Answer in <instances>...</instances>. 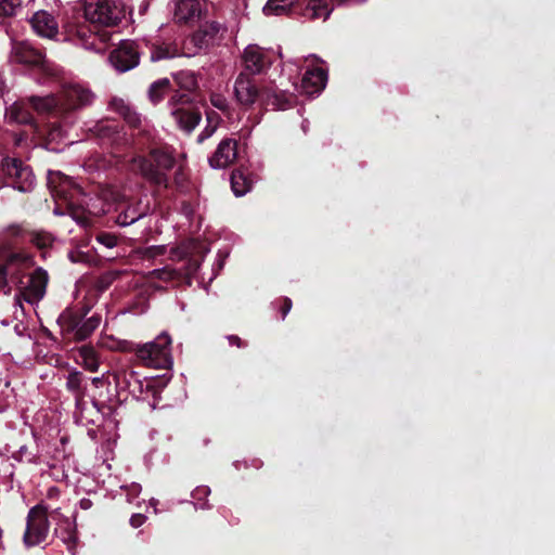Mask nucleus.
<instances>
[{"label":"nucleus","instance_id":"nucleus-45","mask_svg":"<svg viewBox=\"0 0 555 555\" xmlns=\"http://www.w3.org/2000/svg\"><path fill=\"white\" fill-rule=\"evenodd\" d=\"M166 247L164 245L151 246L146 249V255L149 257H156L165 253Z\"/></svg>","mask_w":555,"mask_h":555},{"label":"nucleus","instance_id":"nucleus-24","mask_svg":"<svg viewBox=\"0 0 555 555\" xmlns=\"http://www.w3.org/2000/svg\"><path fill=\"white\" fill-rule=\"evenodd\" d=\"M108 106L111 111L120 115L130 126L138 127L141 125V115L124 99L113 98Z\"/></svg>","mask_w":555,"mask_h":555},{"label":"nucleus","instance_id":"nucleus-20","mask_svg":"<svg viewBox=\"0 0 555 555\" xmlns=\"http://www.w3.org/2000/svg\"><path fill=\"white\" fill-rule=\"evenodd\" d=\"M10 62L22 65H40L43 62V54L26 41L13 40Z\"/></svg>","mask_w":555,"mask_h":555},{"label":"nucleus","instance_id":"nucleus-34","mask_svg":"<svg viewBox=\"0 0 555 555\" xmlns=\"http://www.w3.org/2000/svg\"><path fill=\"white\" fill-rule=\"evenodd\" d=\"M173 79L184 90L190 91L196 87V78L191 72H179L173 75Z\"/></svg>","mask_w":555,"mask_h":555},{"label":"nucleus","instance_id":"nucleus-3","mask_svg":"<svg viewBox=\"0 0 555 555\" xmlns=\"http://www.w3.org/2000/svg\"><path fill=\"white\" fill-rule=\"evenodd\" d=\"M152 157L156 163V167L143 156H135L132 158L130 169L142 175L144 178L153 181L156 184H167V177L163 170H170L175 165V157L172 152L168 149H158L152 152Z\"/></svg>","mask_w":555,"mask_h":555},{"label":"nucleus","instance_id":"nucleus-11","mask_svg":"<svg viewBox=\"0 0 555 555\" xmlns=\"http://www.w3.org/2000/svg\"><path fill=\"white\" fill-rule=\"evenodd\" d=\"M48 185L54 197L65 201L70 209V214H73L74 219H76V221L79 223H83V220L76 216V212L73 209L75 197L81 193L75 181L61 171L50 170L48 173Z\"/></svg>","mask_w":555,"mask_h":555},{"label":"nucleus","instance_id":"nucleus-22","mask_svg":"<svg viewBox=\"0 0 555 555\" xmlns=\"http://www.w3.org/2000/svg\"><path fill=\"white\" fill-rule=\"evenodd\" d=\"M237 155L236 142L232 139L221 141L209 158V164L215 169H222L234 162Z\"/></svg>","mask_w":555,"mask_h":555},{"label":"nucleus","instance_id":"nucleus-39","mask_svg":"<svg viewBox=\"0 0 555 555\" xmlns=\"http://www.w3.org/2000/svg\"><path fill=\"white\" fill-rule=\"evenodd\" d=\"M96 241L107 248H113L117 245V237L109 233H102L98 235Z\"/></svg>","mask_w":555,"mask_h":555},{"label":"nucleus","instance_id":"nucleus-44","mask_svg":"<svg viewBox=\"0 0 555 555\" xmlns=\"http://www.w3.org/2000/svg\"><path fill=\"white\" fill-rule=\"evenodd\" d=\"M146 520V517L143 514H133L130 518V525L133 528L141 527Z\"/></svg>","mask_w":555,"mask_h":555},{"label":"nucleus","instance_id":"nucleus-4","mask_svg":"<svg viewBox=\"0 0 555 555\" xmlns=\"http://www.w3.org/2000/svg\"><path fill=\"white\" fill-rule=\"evenodd\" d=\"M85 21L104 26L118 25L126 15L121 0H85Z\"/></svg>","mask_w":555,"mask_h":555},{"label":"nucleus","instance_id":"nucleus-35","mask_svg":"<svg viewBox=\"0 0 555 555\" xmlns=\"http://www.w3.org/2000/svg\"><path fill=\"white\" fill-rule=\"evenodd\" d=\"M88 130L93 132L99 138H106L116 132V127L106 120H101L94 122V125L89 127Z\"/></svg>","mask_w":555,"mask_h":555},{"label":"nucleus","instance_id":"nucleus-33","mask_svg":"<svg viewBox=\"0 0 555 555\" xmlns=\"http://www.w3.org/2000/svg\"><path fill=\"white\" fill-rule=\"evenodd\" d=\"M22 8L21 0H1L0 1V24L4 25V18L17 14Z\"/></svg>","mask_w":555,"mask_h":555},{"label":"nucleus","instance_id":"nucleus-50","mask_svg":"<svg viewBox=\"0 0 555 555\" xmlns=\"http://www.w3.org/2000/svg\"><path fill=\"white\" fill-rule=\"evenodd\" d=\"M60 493V490L56 488V487H51L49 490H48V498L52 499V498H56Z\"/></svg>","mask_w":555,"mask_h":555},{"label":"nucleus","instance_id":"nucleus-48","mask_svg":"<svg viewBox=\"0 0 555 555\" xmlns=\"http://www.w3.org/2000/svg\"><path fill=\"white\" fill-rule=\"evenodd\" d=\"M92 384L95 386V387H103L105 385V380L104 378L101 376H96V377H93L92 378Z\"/></svg>","mask_w":555,"mask_h":555},{"label":"nucleus","instance_id":"nucleus-53","mask_svg":"<svg viewBox=\"0 0 555 555\" xmlns=\"http://www.w3.org/2000/svg\"><path fill=\"white\" fill-rule=\"evenodd\" d=\"M157 503H158V501L156 499L150 500V505L154 507L155 513H157V508H156Z\"/></svg>","mask_w":555,"mask_h":555},{"label":"nucleus","instance_id":"nucleus-9","mask_svg":"<svg viewBox=\"0 0 555 555\" xmlns=\"http://www.w3.org/2000/svg\"><path fill=\"white\" fill-rule=\"evenodd\" d=\"M225 33V28L218 22H210L203 25L195 31L183 44L184 56H194L208 49L220 40Z\"/></svg>","mask_w":555,"mask_h":555},{"label":"nucleus","instance_id":"nucleus-54","mask_svg":"<svg viewBox=\"0 0 555 555\" xmlns=\"http://www.w3.org/2000/svg\"><path fill=\"white\" fill-rule=\"evenodd\" d=\"M92 404L96 410H100L99 403L96 400H92Z\"/></svg>","mask_w":555,"mask_h":555},{"label":"nucleus","instance_id":"nucleus-13","mask_svg":"<svg viewBox=\"0 0 555 555\" xmlns=\"http://www.w3.org/2000/svg\"><path fill=\"white\" fill-rule=\"evenodd\" d=\"M189 103L190 95L186 93L175 94L169 101L172 118L186 132H191L201 120V114L193 109Z\"/></svg>","mask_w":555,"mask_h":555},{"label":"nucleus","instance_id":"nucleus-27","mask_svg":"<svg viewBox=\"0 0 555 555\" xmlns=\"http://www.w3.org/2000/svg\"><path fill=\"white\" fill-rule=\"evenodd\" d=\"M55 533L65 544H67L69 548H73L76 545V526L69 518L62 517L59 519Z\"/></svg>","mask_w":555,"mask_h":555},{"label":"nucleus","instance_id":"nucleus-56","mask_svg":"<svg viewBox=\"0 0 555 555\" xmlns=\"http://www.w3.org/2000/svg\"><path fill=\"white\" fill-rule=\"evenodd\" d=\"M54 214H55V215H63V212H61L57 208H56V209H54Z\"/></svg>","mask_w":555,"mask_h":555},{"label":"nucleus","instance_id":"nucleus-46","mask_svg":"<svg viewBox=\"0 0 555 555\" xmlns=\"http://www.w3.org/2000/svg\"><path fill=\"white\" fill-rule=\"evenodd\" d=\"M48 137L49 139L52 141V140H57V139H61L63 137L62 134V129L59 127V126H53L49 133H48Z\"/></svg>","mask_w":555,"mask_h":555},{"label":"nucleus","instance_id":"nucleus-18","mask_svg":"<svg viewBox=\"0 0 555 555\" xmlns=\"http://www.w3.org/2000/svg\"><path fill=\"white\" fill-rule=\"evenodd\" d=\"M236 101L246 107L253 106L260 96V91L255 80L246 73H241L234 82Z\"/></svg>","mask_w":555,"mask_h":555},{"label":"nucleus","instance_id":"nucleus-17","mask_svg":"<svg viewBox=\"0 0 555 555\" xmlns=\"http://www.w3.org/2000/svg\"><path fill=\"white\" fill-rule=\"evenodd\" d=\"M28 260L24 253H9L0 260V292H11L10 281L13 282L21 271V267Z\"/></svg>","mask_w":555,"mask_h":555},{"label":"nucleus","instance_id":"nucleus-12","mask_svg":"<svg viewBox=\"0 0 555 555\" xmlns=\"http://www.w3.org/2000/svg\"><path fill=\"white\" fill-rule=\"evenodd\" d=\"M140 46L133 40H121L109 53L108 62L117 73H126L139 65Z\"/></svg>","mask_w":555,"mask_h":555},{"label":"nucleus","instance_id":"nucleus-23","mask_svg":"<svg viewBox=\"0 0 555 555\" xmlns=\"http://www.w3.org/2000/svg\"><path fill=\"white\" fill-rule=\"evenodd\" d=\"M262 101L267 106H271L272 109L284 111L289 108L296 101L294 93L288 92L284 89H271L267 88L261 93Z\"/></svg>","mask_w":555,"mask_h":555},{"label":"nucleus","instance_id":"nucleus-2","mask_svg":"<svg viewBox=\"0 0 555 555\" xmlns=\"http://www.w3.org/2000/svg\"><path fill=\"white\" fill-rule=\"evenodd\" d=\"M94 94L88 88L80 85L65 86L57 96H33L30 103L34 109L40 114L66 113L91 105Z\"/></svg>","mask_w":555,"mask_h":555},{"label":"nucleus","instance_id":"nucleus-31","mask_svg":"<svg viewBox=\"0 0 555 555\" xmlns=\"http://www.w3.org/2000/svg\"><path fill=\"white\" fill-rule=\"evenodd\" d=\"M171 83L168 78H162L154 81L147 91L149 99L152 103H159L164 96L170 91Z\"/></svg>","mask_w":555,"mask_h":555},{"label":"nucleus","instance_id":"nucleus-15","mask_svg":"<svg viewBox=\"0 0 555 555\" xmlns=\"http://www.w3.org/2000/svg\"><path fill=\"white\" fill-rule=\"evenodd\" d=\"M48 273L46 270L38 268L28 278L26 285L22 287L21 293L15 296V302L22 307V299L30 305L38 304L44 296Z\"/></svg>","mask_w":555,"mask_h":555},{"label":"nucleus","instance_id":"nucleus-57","mask_svg":"<svg viewBox=\"0 0 555 555\" xmlns=\"http://www.w3.org/2000/svg\"><path fill=\"white\" fill-rule=\"evenodd\" d=\"M207 119H208V121H209V124H210V122H211V120H212L211 115H208V116H207Z\"/></svg>","mask_w":555,"mask_h":555},{"label":"nucleus","instance_id":"nucleus-1","mask_svg":"<svg viewBox=\"0 0 555 555\" xmlns=\"http://www.w3.org/2000/svg\"><path fill=\"white\" fill-rule=\"evenodd\" d=\"M29 23L34 31L40 37L68 41L95 52H102L104 50L103 44L109 39L108 33H94L89 24L79 18L66 21L62 26V33H60L59 23L54 15L46 10L35 12Z\"/></svg>","mask_w":555,"mask_h":555},{"label":"nucleus","instance_id":"nucleus-5","mask_svg":"<svg viewBox=\"0 0 555 555\" xmlns=\"http://www.w3.org/2000/svg\"><path fill=\"white\" fill-rule=\"evenodd\" d=\"M135 354L147 366L154 369H169L173 364L171 338L164 332L159 334L155 340L138 345Z\"/></svg>","mask_w":555,"mask_h":555},{"label":"nucleus","instance_id":"nucleus-6","mask_svg":"<svg viewBox=\"0 0 555 555\" xmlns=\"http://www.w3.org/2000/svg\"><path fill=\"white\" fill-rule=\"evenodd\" d=\"M100 323V315L93 314L87 319H82L78 312L72 309L64 310L57 318V324L63 337L78 341L90 337L99 327Z\"/></svg>","mask_w":555,"mask_h":555},{"label":"nucleus","instance_id":"nucleus-42","mask_svg":"<svg viewBox=\"0 0 555 555\" xmlns=\"http://www.w3.org/2000/svg\"><path fill=\"white\" fill-rule=\"evenodd\" d=\"M211 104L221 111H225L228 108V101L218 94L211 96Z\"/></svg>","mask_w":555,"mask_h":555},{"label":"nucleus","instance_id":"nucleus-16","mask_svg":"<svg viewBox=\"0 0 555 555\" xmlns=\"http://www.w3.org/2000/svg\"><path fill=\"white\" fill-rule=\"evenodd\" d=\"M273 62V53L257 44H248L244 49L243 63L245 69L251 75L263 73Z\"/></svg>","mask_w":555,"mask_h":555},{"label":"nucleus","instance_id":"nucleus-14","mask_svg":"<svg viewBox=\"0 0 555 555\" xmlns=\"http://www.w3.org/2000/svg\"><path fill=\"white\" fill-rule=\"evenodd\" d=\"M306 61H311L312 65H314V63H323L320 57L313 54L307 56ZM326 82L327 70L319 66H312L304 74L300 86L294 85V89L307 95H314L319 94L325 88Z\"/></svg>","mask_w":555,"mask_h":555},{"label":"nucleus","instance_id":"nucleus-49","mask_svg":"<svg viewBox=\"0 0 555 555\" xmlns=\"http://www.w3.org/2000/svg\"><path fill=\"white\" fill-rule=\"evenodd\" d=\"M79 504H80V507L83 509H89L92 506V502L89 499L80 500Z\"/></svg>","mask_w":555,"mask_h":555},{"label":"nucleus","instance_id":"nucleus-38","mask_svg":"<svg viewBox=\"0 0 555 555\" xmlns=\"http://www.w3.org/2000/svg\"><path fill=\"white\" fill-rule=\"evenodd\" d=\"M29 240L39 248H46L53 242L52 235L42 231L31 233Z\"/></svg>","mask_w":555,"mask_h":555},{"label":"nucleus","instance_id":"nucleus-26","mask_svg":"<svg viewBox=\"0 0 555 555\" xmlns=\"http://www.w3.org/2000/svg\"><path fill=\"white\" fill-rule=\"evenodd\" d=\"M178 56H184L183 48L180 49L176 42H163L162 44L153 46L150 59L152 62H158Z\"/></svg>","mask_w":555,"mask_h":555},{"label":"nucleus","instance_id":"nucleus-28","mask_svg":"<svg viewBox=\"0 0 555 555\" xmlns=\"http://www.w3.org/2000/svg\"><path fill=\"white\" fill-rule=\"evenodd\" d=\"M66 388L75 395L76 408L82 410L83 405V388H82V374L78 371H73L67 375Z\"/></svg>","mask_w":555,"mask_h":555},{"label":"nucleus","instance_id":"nucleus-36","mask_svg":"<svg viewBox=\"0 0 555 555\" xmlns=\"http://www.w3.org/2000/svg\"><path fill=\"white\" fill-rule=\"evenodd\" d=\"M152 279H159L164 281H175L180 276V272L170 267L154 269L150 272Z\"/></svg>","mask_w":555,"mask_h":555},{"label":"nucleus","instance_id":"nucleus-51","mask_svg":"<svg viewBox=\"0 0 555 555\" xmlns=\"http://www.w3.org/2000/svg\"><path fill=\"white\" fill-rule=\"evenodd\" d=\"M229 341L231 345H236L237 347H241V339L240 337L235 336V335H231L228 337Z\"/></svg>","mask_w":555,"mask_h":555},{"label":"nucleus","instance_id":"nucleus-7","mask_svg":"<svg viewBox=\"0 0 555 555\" xmlns=\"http://www.w3.org/2000/svg\"><path fill=\"white\" fill-rule=\"evenodd\" d=\"M301 2V0H268L262 11L267 16H280L288 14L292 8ZM306 3L304 15L317 20L325 21L333 9L326 0H302Z\"/></svg>","mask_w":555,"mask_h":555},{"label":"nucleus","instance_id":"nucleus-19","mask_svg":"<svg viewBox=\"0 0 555 555\" xmlns=\"http://www.w3.org/2000/svg\"><path fill=\"white\" fill-rule=\"evenodd\" d=\"M172 5L175 21L188 24L201 17L205 0H172Z\"/></svg>","mask_w":555,"mask_h":555},{"label":"nucleus","instance_id":"nucleus-55","mask_svg":"<svg viewBox=\"0 0 555 555\" xmlns=\"http://www.w3.org/2000/svg\"><path fill=\"white\" fill-rule=\"evenodd\" d=\"M307 128H308L307 121H304V122H302V130L306 132V131H307Z\"/></svg>","mask_w":555,"mask_h":555},{"label":"nucleus","instance_id":"nucleus-41","mask_svg":"<svg viewBox=\"0 0 555 555\" xmlns=\"http://www.w3.org/2000/svg\"><path fill=\"white\" fill-rule=\"evenodd\" d=\"M104 198H105V201L112 199L113 202L118 203L117 209H119L121 206V201L124 199V196L120 195L117 190L111 189L104 193Z\"/></svg>","mask_w":555,"mask_h":555},{"label":"nucleus","instance_id":"nucleus-40","mask_svg":"<svg viewBox=\"0 0 555 555\" xmlns=\"http://www.w3.org/2000/svg\"><path fill=\"white\" fill-rule=\"evenodd\" d=\"M122 488L127 491L128 502H132V500L134 498H137L142 491L141 485L135 483V482L131 483L130 486L122 487Z\"/></svg>","mask_w":555,"mask_h":555},{"label":"nucleus","instance_id":"nucleus-10","mask_svg":"<svg viewBox=\"0 0 555 555\" xmlns=\"http://www.w3.org/2000/svg\"><path fill=\"white\" fill-rule=\"evenodd\" d=\"M1 171L15 190L30 192L35 186L36 179L30 167L17 158H3Z\"/></svg>","mask_w":555,"mask_h":555},{"label":"nucleus","instance_id":"nucleus-47","mask_svg":"<svg viewBox=\"0 0 555 555\" xmlns=\"http://www.w3.org/2000/svg\"><path fill=\"white\" fill-rule=\"evenodd\" d=\"M291 309H292V300L289 298H285L284 306L282 308V319H285V317L288 314Z\"/></svg>","mask_w":555,"mask_h":555},{"label":"nucleus","instance_id":"nucleus-32","mask_svg":"<svg viewBox=\"0 0 555 555\" xmlns=\"http://www.w3.org/2000/svg\"><path fill=\"white\" fill-rule=\"evenodd\" d=\"M231 188L235 196L245 195L251 188V181L241 171L231 175Z\"/></svg>","mask_w":555,"mask_h":555},{"label":"nucleus","instance_id":"nucleus-29","mask_svg":"<svg viewBox=\"0 0 555 555\" xmlns=\"http://www.w3.org/2000/svg\"><path fill=\"white\" fill-rule=\"evenodd\" d=\"M78 362L88 371L96 372L99 370V356L92 346L83 345L77 352Z\"/></svg>","mask_w":555,"mask_h":555},{"label":"nucleus","instance_id":"nucleus-21","mask_svg":"<svg viewBox=\"0 0 555 555\" xmlns=\"http://www.w3.org/2000/svg\"><path fill=\"white\" fill-rule=\"evenodd\" d=\"M114 380L117 388L128 391L132 396H140L143 392L140 375L132 369L125 367L115 371Z\"/></svg>","mask_w":555,"mask_h":555},{"label":"nucleus","instance_id":"nucleus-8","mask_svg":"<svg viewBox=\"0 0 555 555\" xmlns=\"http://www.w3.org/2000/svg\"><path fill=\"white\" fill-rule=\"evenodd\" d=\"M49 512L50 507L43 503L31 507L28 512L26 530L23 537L27 547L36 546L47 539L49 533Z\"/></svg>","mask_w":555,"mask_h":555},{"label":"nucleus","instance_id":"nucleus-43","mask_svg":"<svg viewBox=\"0 0 555 555\" xmlns=\"http://www.w3.org/2000/svg\"><path fill=\"white\" fill-rule=\"evenodd\" d=\"M216 125H208L197 137L198 142H203L206 139L210 138L216 131Z\"/></svg>","mask_w":555,"mask_h":555},{"label":"nucleus","instance_id":"nucleus-37","mask_svg":"<svg viewBox=\"0 0 555 555\" xmlns=\"http://www.w3.org/2000/svg\"><path fill=\"white\" fill-rule=\"evenodd\" d=\"M210 494V489L207 486H199L194 489L192 492V496L195 500L194 506L195 508L205 509L208 507L206 502H202Z\"/></svg>","mask_w":555,"mask_h":555},{"label":"nucleus","instance_id":"nucleus-25","mask_svg":"<svg viewBox=\"0 0 555 555\" xmlns=\"http://www.w3.org/2000/svg\"><path fill=\"white\" fill-rule=\"evenodd\" d=\"M30 96L29 99H31ZM28 105H30L33 108L34 106L30 103V100H28V103L24 101L15 102L13 103L9 108H7L5 117L10 122H16V124H31L33 122V115L28 109Z\"/></svg>","mask_w":555,"mask_h":555},{"label":"nucleus","instance_id":"nucleus-52","mask_svg":"<svg viewBox=\"0 0 555 555\" xmlns=\"http://www.w3.org/2000/svg\"><path fill=\"white\" fill-rule=\"evenodd\" d=\"M27 452V447L23 446L20 448L18 450V454L21 456V459L24 456V454Z\"/></svg>","mask_w":555,"mask_h":555},{"label":"nucleus","instance_id":"nucleus-30","mask_svg":"<svg viewBox=\"0 0 555 555\" xmlns=\"http://www.w3.org/2000/svg\"><path fill=\"white\" fill-rule=\"evenodd\" d=\"M145 216V211L139 205H128L116 217V223L120 227H128Z\"/></svg>","mask_w":555,"mask_h":555}]
</instances>
